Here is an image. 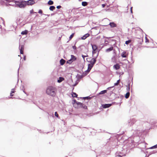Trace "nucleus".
<instances>
[{
  "label": "nucleus",
  "instance_id": "1",
  "mask_svg": "<svg viewBox=\"0 0 157 157\" xmlns=\"http://www.w3.org/2000/svg\"><path fill=\"white\" fill-rule=\"evenodd\" d=\"M56 90L55 88L53 86L48 87L46 90L47 94L52 97H55L56 94Z\"/></svg>",
  "mask_w": 157,
  "mask_h": 157
},
{
  "label": "nucleus",
  "instance_id": "2",
  "mask_svg": "<svg viewBox=\"0 0 157 157\" xmlns=\"http://www.w3.org/2000/svg\"><path fill=\"white\" fill-rule=\"evenodd\" d=\"M14 2L16 5L20 8H24L26 6L25 1L22 0L15 1Z\"/></svg>",
  "mask_w": 157,
  "mask_h": 157
},
{
  "label": "nucleus",
  "instance_id": "3",
  "mask_svg": "<svg viewBox=\"0 0 157 157\" xmlns=\"http://www.w3.org/2000/svg\"><path fill=\"white\" fill-rule=\"evenodd\" d=\"M75 108L77 109L83 108L84 109H87V107L84 104L80 102H78V105L75 107Z\"/></svg>",
  "mask_w": 157,
  "mask_h": 157
},
{
  "label": "nucleus",
  "instance_id": "4",
  "mask_svg": "<svg viewBox=\"0 0 157 157\" xmlns=\"http://www.w3.org/2000/svg\"><path fill=\"white\" fill-rule=\"evenodd\" d=\"M92 48V54L94 56L95 54L97 53V52L98 49V47L95 44H91Z\"/></svg>",
  "mask_w": 157,
  "mask_h": 157
},
{
  "label": "nucleus",
  "instance_id": "5",
  "mask_svg": "<svg viewBox=\"0 0 157 157\" xmlns=\"http://www.w3.org/2000/svg\"><path fill=\"white\" fill-rule=\"evenodd\" d=\"M98 53H97L96 56H94V58H93L91 61L90 62V64H92V65H93L94 66V64L96 63V58L98 57Z\"/></svg>",
  "mask_w": 157,
  "mask_h": 157
},
{
  "label": "nucleus",
  "instance_id": "6",
  "mask_svg": "<svg viewBox=\"0 0 157 157\" xmlns=\"http://www.w3.org/2000/svg\"><path fill=\"white\" fill-rule=\"evenodd\" d=\"M135 119L132 118L130 119L128 121V125L130 126L134 125L135 124Z\"/></svg>",
  "mask_w": 157,
  "mask_h": 157
},
{
  "label": "nucleus",
  "instance_id": "7",
  "mask_svg": "<svg viewBox=\"0 0 157 157\" xmlns=\"http://www.w3.org/2000/svg\"><path fill=\"white\" fill-rule=\"evenodd\" d=\"M26 6L32 5L35 3V1L34 0H28L26 1Z\"/></svg>",
  "mask_w": 157,
  "mask_h": 157
},
{
  "label": "nucleus",
  "instance_id": "8",
  "mask_svg": "<svg viewBox=\"0 0 157 157\" xmlns=\"http://www.w3.org/2000/svg\"><path fill=\"white\" fill-rule=\"evenodd\" d=\"M112 105V104H105L102 105V106L103 108L105 109L108 108Z\"/></svg>",
  "mask_w": 157,
  "mask_h": 157
},
{
  "label": "nucleus",
  "instance_id": "9",
  "mask_svg": "<svg viewBox=\"0 0 157 157\" xmlns=\"http://www.w3.org/2000/svg\"><path fill=\"white\" fill-rule=\"evenodd\" d=\"M24 46L23 45L19 44V49L20 50V53L21 54H23L24 53Z\"/></svg>",
  "mask_w": 157,
  "mask_h": 157
},
{
  "label": "nucleus",
  "instance_id": "10",
  "mask_svg": "<svg viewBox=\"0 0 157 157\" xmlns=\"http://www.w3.org/2000/svg\"><path fill=\"white\" fill-rule=\"evenodd\" d=\"M141 124L142 122L140 120H135L134 125L138 126L140 125Z\"/></svg>",
  "mask_w": 157,
  "mask_h": 157
},
{
  "label": "nucleus",
  "instance_id": "11",
  "mask_svg": "<svg viewBox=\"0 0 157 157\" xmlns=\"http://www.w3.org/2000/svg\"><path fill=\"white\" fill-rule=\"evenodd\" d=\"M111 28H114L117 27V25L114 22H110L109 24Z\"/></svg>",
  "mask_w": 157,
  "mask_h": 157
},
{
  "label": "nucleus",
  "instance_id": "12",
  "mask_svg": "<svg viewBox=\"0 0 157 157\" xmlns=\"http://www.w3.org/2000/svg\"><path fill=\"white\" fill-rule=\"evenodd\" d=\"M113 50V47L111 46L110 48L106 49L105 50V51L106 52H109Z\"/></svg>",
  "mask_w": 157,
  "mask_h": 157
},
{
  "label": "nucleus",
  "instance_id": "13",
  "mask_svg": "<svg viewBox=\"0 0 157 157\" xmlns=\"http://www.w3.org/2000/svg\"><path fill=\"white\" fill-rule=\"evenodd\" d=\"M107 92V90H102L98 94H97L96 96H98L100 94H105V93H106Z\"/></svg>",
  "mask_w": 157,
  "mask_h": 157
},
{
  "label": "nucleus",
  "instance_id": "14",
  "mask_svg": "<svg viewBox=\"0 0 157 157\" xmlns=\"http://www.w3.org/2000/svg\"><path fill=\"white\" fill-rule=\"evenodd\" d=\"M116 156H119V157H122L123 156H125V155H122L121 152H119L118 153H117L116 154Z\"/></svg>",
  "mask_w": 157,
  "mask_h": 157
},
{
  "label": "nucleus",
  "instance_id": "15",
  "mask_svg": "<svg viewBox=\"0 0 157 157\" xmlns=\"http://www.w3.org/2000/svg\"><path fill=\"white\" fill-rule=\"evenodd\" d=\"M113 67L116 70H118L120 68V66L119 64L117 63L114 65Z\"/></svg>",
  "mask_w": 157,
  "mask_h": 157
},
{
  "label": "nucleus",
  "instance_id": "16",
  "mask_svg": "<svg viewBox=\"0 0 157 157\" xmlns=\"http://www.w3.org/2000/svg\"><path fill=\"white\" fill-rule=\"evenodd\" d=\"M89 36H90L89 34L87 33L85 34L84 36H83L82 37H81V38L82 40H85L86 38H87Z\"/></svg>",
  "mask_w": 157,
  "mask_h": 157
},
{
  "label": "nucleus",
  "instance_id": "17",
  "mask_svg": "<svg viewBox=\"0 0 157 157\" xmlns=\"http://www.w3.org/2000/svg\"><path fill=\"white\" fill-rule=\"evenodd\" d=\"M77 59V58L73 55H71V59L72 60V62H74Z\"/></svg>",
  "mask_w": 157,
  "mask_h": 157
},
{
  "label": "nucleus",
  "instance_id": "18",
  "mask_svg": "<svg viewBox=\"0 0 157 157\" xmlns=\"http://www.w3.org/2000/svg\"><path fill=\"white\" fill-rule=\"evenodd\" d=\"M64 80V78L62 77H60L57 80V82L58 83H60Z\"/></svg>",
  "mask_w": 157,
  "mask_h": 157
},
{
  "label": "nucleus",
  "instance_id": "19",
  "mask_svg": "<svg viewBox=\"0 0 157 157\" xmlns=\"http://www.w3.org/2000/svg\"><path fill=\"white\" fill-rule=\"evenodd\" d=\"M94 96H92L91 97H90V96H88L86 97H84L83 98H82L84 99V100L86 99L87 100H89L90 99H91Z\"/></svg>",
  "mask_w": 157,
  "mask_h": 157
},
{
  "label": "nucleus",
  "instance_id": "20",
  "mask_svg": "<svg viewBox=\"0 0 157 157\" xmlns=\"http://www.w3.org/2000/svg\"><path fill=\"white\" fill-rule=\"evenodd\" d=\"M78 102H79L77 101L75 99L73 100L72 104L75 107L77 105H78Z\"/></svg>",
  "mask_w": 157,
  "mask_h": 157
},
{
  "label": "nucleus",
  "instance_id": "21",
  "mask_svg": "<svg viewBox=\"0 0 157 157\" xmlns=\"http://www.w3.org/2000/svg\"><path fill=\"white\" fill-rule=\"evenodd\" d=\"M121 56L123 58L127 57V55L126 54V52L125 51L123 52L121 54Z\"/></svg>",
  "mask_w": 157,
  "mask_h": 157
},
{
  "label": "nucleus",
  "instance_id": "22",
  "mask_svg": "<svg viewBox=\"0 0 157 157\" xmlns=\"http://www.w3.org/2000/svg\"><path fill=\"white\" fill-rule=\"evenodd\" d=\"M60 64L61 65H63L65 63V61L63 59H62L60 60Z\"/></svg>",
  "mask_w": 157,
  "mask_h": 157
},
{
  "label": "nucleus",
  "instance_id": "23",
  "mask_svg": "<svg viewBox=\"0 0 157 157\" xmlns=\"http://www.w3.org/2000/svg\"><path fill=\"white\" fill-rule=\"evenodd\" d=\"M90 71L87 69V70H86L85 72H83V74L85 76Z\"/></svg>",
  "mask_w": 157,
  "mask_h": 157
},
{
  "label": "nucleus",
  "instance_id": "24",
  "mask_svg": "<svg viewBox=\"0 0 157 157\" xmlns=\"http://www.w3.org/2000/svg\"><path fill=\"white\" fill-rule=\"evenodd\" d=\"M94 65L91 64H88V69L90 71L91 69L93 67Z\"/></svg>",
  "mask_w": 157,
  "mask_h": 157
},
{
  "label": "nucleus",
  "instance_id": "25",
  "mask_svg": "<svg viewBox=\"0 0 157 157\" xmlns=\"http://www.w3.org/2000/svg\"><path fill=\"white\" fill-rule=\"evenodd\" d=\"M28 33V31L27 30H25V31H22L21 34L22 35H26Z\"/></svg>",
  "mask_w": 157,
  "mask_h": 157
},
{
  "label": "nucleus",
  "instance_id": "26",
  "mask_svg": "<svg viewBox=\"0 0 157 157\" xmlns=\"http://www.w3.org/2000/svg\"><path fill=\"white\" fill-rule=\"evenodd\" d=\"M55 7L53 6H51L49 7V10L51 11H53L55 9Z\"/></svg>",
  "mask_w": 157,
  "mask_h": 157
},
{
  "label": "nucleus",
  "instance_id": "27",
  "mask_svg": "<svg viewBox=\"0 0 157 157\" xmlns=\"http://www.w3.org/2000/svg\"><path fill=\"white\" fill-rule=\"evenodd\" d=\"M130 85V82L129 83L128 82V86L127 85L126 86V87H127V88H126V90H127V92H129V91H130V87H129Z\"/></svg>",
  "mask_w": 157,
  "mask_h": 157
},
{
  "label": "nucleus",
  "instance_id": "28",
  "mask_svg": "<svg viewBox=\"0 0 157 157\" xmlns=\"http://www.w3.org/2000/svg\"><path fill=\"white\" fill-rule=\"evenodd\" d=\"M130 93L129 92H127L125 95V98L126 99L128 98L130 96Z\"/></svg>",
  "mask_w": 157,
  "mask_h": 157
},
{
  "label": "nucleus",
  "instance_id": "29",
  "mask_svg": "<svg viewBox=\"0 0 157 157\" xmlns=\"http://www.w3.org/2000/svg\"><path fill=\"white\" fill-rule=\"evenodd\" d=\"M72 96L73 97H77L78 96V94L75 93V92H72Z\"/></svg>",
  "mask_w": 157,
  "mask_h": 157
},
{
  "label": "nucleus",
  "instance_id": "30",
  "mask_svg": "<svg viewBox=\"0 0 157 157\" xmlns=\"http://www.w3.org/2000/svg\"><path fill=\"white\" fill-rule=\"evenodd\" d=\"M88 3L86 2H82V6H85L87 5Z\"/></svg>",
  "mask_w": 157,
  "mask_h": 157
},
{
  "label": "nucleus",
  "instance_id": "31",
  "mask_svg": "<svg viewBox=\"0 0 157 157\" xmlns=\"http://www.w3.org/2000/svg\"><path fill=\"white\" fill-rule=\"evenodd\" d=\"M84 76H85L82 74V75H78V79H81Z\"/></svg>",
  "mask_w": 157,
  "mask_h": 157
},
{
  "label": "nucleus",
  "instance_id": "32",
  "mask_svg": "<svg viewBox=\"0 0 157 157\" xmlns=\"http://www.w3.org/2000/svg\"><path fill=\"white\" fill-rule=\"evenodd\" d=\"M53 2L51 0H50L48 2V4L49 5H52L53 4Z\"/></svg>",
  "mask_w": 157,
  "mask_h": 157
},
{
  "label": "nucleus",
  "instance_id": "33",
  "mask_svg": "<svg viewBox=\"0 0 157 157\" xmlns=\"http://www.w3.org/2000/svg\"><path fill=\"white\" fill-rule=\"evenodd\" d=\"M131 42V40H128L125 41V44H126L128 45V44H129Z\"/></svg>",
  "mask_w": 157,
  "mask_h": 157
},
{
  "label": "nucleus",
  "instance_id": "34",
  "mask_svg": "<svg viewBox=\"0 0 157 157\" xmlns=\"http://www.w3.org/2000/svg\"><path fill=\"white\" fill-rule=\"evenodd\" d=\"M157 148V144L150 148L151 149L156 148Z\"/></svg>",
  "mask_w": 157,
  "mask_h": 157
},
{
  "label": "nucleus",
  "instance_id": "35",
  "mask_svg": "<svg viewBox=\"0 0 157 157\" xmlns=\"http://www.w3.org/2000/svg\"><path fill=\"white\" fill-rule=\"evenodd\" d=\"M55 116L57 117L58 118H59V115L57 113V112H56L55 113Z\"/></svg>",
  "mask_w": 157,
  "mask_h": 157
},
{
  "label": "nucleus",
  "instance_id": "36",
  "mask_svg": "<svg viewBox=\"0 0 157 157\" xmlns=\"http://www.w3.org/2000/svg\"><path fill=\"white\" fill-rule=\"evenodd\" d=\"M72 62H72L71 60L70 59L69 60L67 61V63H69V64H71Z\"/></svg>",
  "mask_w": 157,
  "mask_h": 157
},
{
  "label": "nucleus",
  "instance_id": "37",
  "mask_svg": "<svg viewBox=\"0 0 157 157\" xmlns=\"http://www.w3.org/2000/svg\"><path fill=\"white\" fill-rule=\"evenodd\" d=\"M74 35V33H72L69 36V40H71L72 37H73Z\"/></svg>",
  "mask_w": 157,
  "mask_h": 157
},
{
  "label": "nucleus",
  "instance_id": "38",
  "mask_svg": "<svg viewBox=\"0 0 157 157\" xmlns=\"http://www.w3.org/2000/svg\"><path fill=\"white\" fill-rule=\"evenodd\" d=\"M76 42L75 43V45L72 46V47L73 49L74 50H76L77 49V47H76V46L75 45L76 44Z\"/></svg>",
  "mask_w": 157,
  "mask_h": 157
},
{
  "label": "nucleus",
  "instance_id": "39",
  "mask_svg": "<svg viewBox=\"0 0 157 157\" xmlns=\"http://www.w3.org/2000/svg\"><path fill=\"white\" fill-rule=\"evenodd\" d=\"M14 88L12 89L11 90V91L10 92V94H11L13 93H15V91H14Z\"/></svg>",
  "mask_w": 157,
  "mask_h": 157
},
{
  "label": "nucleus",
  "instance_id": "40",
  "mask_svg": "<svg viewBox=\"0 0 157 157\" xmlns=\"http://www.w3.org/2000/svg\"><path fill=\"white\" fill-rule=\"evenodd\" d=\"M87 56H88L87 55L86 56H85L83 55H82V58H83L84 60H85V58Z\"/></svg>",
  "mask_w": 157,
  "mask_h": 157
},
{
  "label": "nucleus",
  "instance_id": "41",
  "mask_svg": "<svg viewBox=\"0 0 157 157\" xmlns=\"http://www.w3.org/2000/svg\"><path fill=\"white\" fill-rule=\"evenodd\" d=\"M145 42L148 43L149 42V40L146 37H145Z\"/></svg>",
  "mask_w": 157,
  "mask_h": 157
},
{
  "label": "nucleus",
  "instance_id": "42",
  "mask_svg": "<svg viewBox=\"0 0 157 157\" xmlns=\"http://www.w3.org/2000/svg\"><path fill=\"white\" fill-rule=\"evenodd\" d=\"M42 10H39L38 11V13H40V14H42Z\"/></svg>",
  "mask_w": 157,
  "mask_h": 157
},
{
  "label": "nucleus",
  "instance_id": "43",
  "mask_svg": "<svg viewBox=\"0 0 157 157\" xmlns=\"http://www.w3.org/2000/svg\"><path fill=\"white\" fill-rule=\"evenodd\" d=\"M114 87V86L109 87L107 88V89L108 90H109L111 89V88H113Z\"/></svg>",
  "mask_w": 157,
  "mask_h": 157
},
{
  "label": "nucleus",
  "instance_id": "44",
  "mask_svg": "<svg viewBox=\"0 0 157 157\" xmlns=\"http://www.w3.org/2000/svg\"><path fill=\"white\" fill-rule=\"evenodd\" d=\"M61 8V6L60 5L58 6H56V8L57 9H59Z\"/></svg>",
  "mask_w": 157,
  "mask_h": 157
},
{
  "label": "nucleus",
  "instance_id": "45",
  "mask_svg": "<svg viewBox=\"0 0 157 157\" xmlns=\"http://www.w3.org/2000/svg\"><path fill=\"white\" fill-rule=\"evenodd\" d=\"M78 82H76V83L75 84L73 85V86H76L77 85V84H78Z\"/></svg>",
  "mask_w": 157,
  "mask_h": 157
},
{
  "label": "nucleus",
  "instance_id": "46",
  "mask_svg": "<svg viewBox=\"0 0 157 157\" xmlns=\"http://www.w3.org/2000/svg\"><path fill=\"white\" fill-rule=\"evenodd\" d=\"M130 12L131 13H132L133 12H132V7H131L130 8Z\"/></svg>",
  "mask_w": 157,
  "mask_h": 157
},
{
  "label": "nucleus",
  "instance_id": "47",
  "mask_svg": "<svg viewBox=\"0 0 157 157\" xmlns=\"http://www.w3.org/2000/svg\"><path fill=\"white\" fill-rule=\"evenodd\" d=\"M22 88H21V87H20V89H21V90H25V89L24 88V86H22Z\"/></svg>",
  "mask_w": 157,
  "mask_h": 157
},
{
  "label": "nucleus",
  "instance_id": "48",
  "mask_svg": "<svg viewBox=\"0 0 157 157\" xmlns=\"http://www.w3.org/2000/svg\"><path fill=\"white\" fill-rule=\"evenodd\" d=\"M30 13H34V12H33V10H31L30 11Z\"/></svg>",
  "mask_w": 157,
  "mask_h": 157
},
{
  "label": "nucleus",
  "instance_id": "49",
  "mask_svg": "<svg viewBox=\"0 0 157 157\" xmlns=\"http://www.w3.org/2000/svg\"><path fill=\"white\" fill-rule=\"evenodd\" d=\"M118 83H117V82L115 83L114 84V86H117L118 85Z\"/></svg>",
  "mask_w": 157,
  "mask_h": 157
},
{
  "label": "nucleus",
  "instance_id": "50",
  "mask_svg": "<svg viewBox=\"0 0 157 157\" xmlns=\"http://www.w3.org/2000/svg\"><path fill=\"white\" fill-rule=\"evenodd\" d=\"M26 56H25L23 58V59H24V60H26Z\"/></svg>",
  "mask_w": 157,
  "mask_h": 157
},
{
  "label": "nucleus",
  "instance_id": "51",
  "mask_svg": "<svg viewBox=\"0 0 157 157\" xmlns=\"http://www.w3.org/2000/svg\"><path fill=\"white\" fill-rule=\"evenodd\" d=\"M102 6L103 7H104L105 6V5L104 4H102Z\"/></svg>",
  "mask_w": 157,
  "mask_h": 157
},
{
  "label": "nucleus",
  "instance_id": "52",
  "mask_svg": "<svg viewBox=\"0 0 157 157\" xmlns=\"http://www.w3.org/2000/svg\"><path fill=\"white\" fill-rule=\"evenodd\" d=\"M120 82V79L118 80L117 81V82L119 84V83Z\"/></svg>",
  "mask_w": 157,
  "mask_h": 157
},
{
  "label": "nucleus",
  "instance_id": "53",
  "mask_svg": "<svg viewBox=\"0 0 157 157\" xmlns=\"http://www.w3.org/2000/svg\"><path fill=\"white\" fill-rule=\"evenodd\" d=\"M23 90V92L24 93H25V94H26V92L24 90Z\"/></svg>",
  "mask_w": 157,
  "mask_h": 157
},
{
  "label": "nucleus",
  "instance_id": "54",
  "mask_svg": "<svg viewBox=\"0 0 157 157\" xmlns=\"http://www.w3.org/2000/svg\"><path fill=\"white\" fill-rule=\"evenodd\" d=\"M19 69L18 68V72H17V74H18V76L19 75Z\"/></svg>",
  "mask_w": 157,
  "mask_h": 157
},
{
  "label": "nucleus",
  "instance_id": "55",
  "mask_svg": "<svg viewBox=\"0 0 157 157\" xmlns=\"http://www.w3.org/2000/svg\"><path fill=\"white\" fill-rule=\"evenodd\" d=\"M113 53H115L116 52V50L115 49H113Z\"/></svg>",
  "mask_w": 157,
  "mask_h": 157
},
{
  "label": "nucleus",
  "instance_id": "56",
  "mask_svg": "<svg viewBox=\"0 0 157 157\" xmlns=\"http://www.w3.org/2000/svg\"><path fill=\"white\" fill-rule=\"evenodd\" d=\"M10 96H13V95L12 94H10Z\"/></svg>",
  "mask_w": 157,
  "mask_h": 157
},
{
  "label": "nucleus",
  "instance_id": "57",
  "mask_svg": "<svg viewBox=\"0 0 157 157\" xmlns=\"http://www.w3.org/2000/svg\"><path fill=\"white\" fill-rule=\"evenodd\" d=\"M81 46H79V47L78 48H80L81 47Z\"/></svg>",
  "mask_w": 157,
  "mask_h": 157
},
{
  "label": "nucleus",
  "instance_id": "58",
  "mask_svg": "<svg viewBox=\"0 0 157 157\" xmlns=\"http://www.w3.org/2000/svg\"><path fill=\"white\" fill-rule=\"evenodd\" d=\"M114 57H115V56H113V58H112V59H113V58H114Z\"/></svg>",
  "mask_w": 157,
  "mask_h": 157
},
{
  "label": "nucleus",
  "instance_id": "59",
  "mask_svg": "<svg viewBox=\"0 0 157 157\" xmlns=\"http://www.w3.org/2000/svg\"><path fill=\"white\" fill-rule=\"evenodd\" d=\"M104 46V45H103V46H102V48Z\"/></svg>",
  "mask_w": 157,
  "mask_h": 157
},
{
  "label": "nucleus",
  "instance_id": "60",
  "mask_svg": "<svg viewBox=\"0 0 157 157\" xmlns=\"http://www.w3.org/2000/svg\"><path fill=\"white\" fill-rule=\"evenodd\" d=\"M59 39H60L61 37H59Z\"/></svg>",
  "mask_w": 157,
  "mask_h": 157
},
{
  "label": "nucleus",
  "instance_id": "61",
  "mask_svg": "<svg viewBox=\"0 0 157 157\" xmlns=\"http://www.w3.org/2000/svg\"><path fill=\"white\" fill-rule=\"evenodd\" d=\"M47 16H49V15H47Z\"/></svg>",
  "mask_w": 157,
  "mask_h": 157
},
{
  "label": "nucleus",
  "instance_id": "62",
  "mask_svg": "<svg viewBox=\"0 0 157 157\" xmlns=\"http://www.w3.org/2000/svg\"><path fill=\"white\" fill-rule=\"evenodd\" d=\"M34 13H37V12H34Z\"/></svg>",
  "mask_w": 157,
  "mask_h": 157
},
{
  "label": "nucleus",
  "instance_id": "63",
  "mask_svg": "<svg viewBox=\"0 0 157 157\" xmlns=\"http://www.w3.org/2000/svg\"><path fill=\"white\" fill-rule=\"evenodd\" d=\"M51 15H53V14H51Z\"/></svg>",
  "mask_w": 157,
  "mask_h": 157
}]
</instances>
